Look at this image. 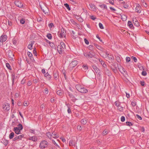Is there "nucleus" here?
Listing matches in <instances>:
<instances>
[{
    "label": "nucleus",
    "mask_w": 149,
    "mask_h": 149,
    "mask_svg": "<svg viewBox=\"0 0 149 149\" xmlns=\"http://www.w3.org/2000/svg\"><path fill=\"white\" fill-rule=\"evenodd\" d=\"M132 58L134 62H137V59L136 57L132 56Z\"/></svg>",
    "instance_id": "nucleus-55"
},
{
    "label": "nucleus",
    "mask_w": 149,
    "mask_h": 149,
    "mask_svg": "<svg viewBox=\"0 0 149 149\" xmlns=\"http://www.w3.org/2000/svg\"><path fill=\"white\" fill-rule=\"evenodd\" d=\"M95 46L97 49H98L99 50H102L103 49L102 47H101L99 45L97 44H95Z\"/></svg>",
    "instance_id": "nucleus-40"
},
{
    "label": "nucleus",
    "mask_w": 149,
    "mask_h": 149,
    "mask_svg": "<svg viewBox=\"0 0 149 149\" xmlns=\"http://www.w3.org/2000/svg\"><path fill=\"white\" fill-rule=\"evenodd\" d=\"M8 57L10 58H13L14 56V55L13 54L12 51L8 50Z\"/></svg>",
    "instance_id": "nucleus-14"
},
{
    "label": "nucleus",
    "mask_w": 149,
    "mask_h": 149,
    "mask_svg": "<svg viewBox=\"0 0 149 149\" xmlns=\"http://www.w3.org/2000/svg\"><path fill=\"white\" fill-rule=\"evenodd\" d=\"M140 84L141 85V86H143L145 85V83L144 81H140Z\"/></svg>",
    "instance_id": "nucleus-56"
},
{
    "label": "nucleus",
    "mask_w": 149,
    "mask_h": 149,
    "mask_svg": "<svg viewBox=\"0 0 149 149\" xmlns=\"http://www.w3.org/2000/svg\"><path fill=\"white\" fill-rule=\"evenodd\" d=\"M60 45H59V46H61L62 48L63 49H64L65 48V43L63 42H60Z\"/></svg>",
    "instance_id": "nucleus-30"
},
{
    "label": "nucleus",
    "mask_w": 149,
    "mask_h": 149,
    "mask_svg": "<svg viewBox=\"0 0 149 149\" xmlns=\"http://www.w3.org/2000/svg\"><path fill=\"white\" fill-rule=\"evenodd\" d=\"M45 76L49 80H50L52 77L51 75H49L48 72L45 74Z\"/></svg>",
    "instance_id": "nucleus-23"
},
{
    "label": "nucleus",
    "mask_w": 149,
    "mask_h": 149,
    "mask_svg": "<svg viewBox=\"0 0 149 149\" xmlns=\"http://www.w3.org/2000/svg\"><path fill=\"white\" fill-rule=\"evenodd\" d=\"M121 19H122L123 21H125L127 18L126 16L125 15H124L123 16H122L121 17Z\"/></svg>",
    "instance_id": "nucleus-45"
},
{
    "label": "nucleus",
    "mask_w": 149,
    "mask_h": 149,
    "mask_svg": "<svg viewBox=\"0 0 149 149\" xmlns=\"http://www.w3.org/2000/svg\"><path fill=\"white\" fill-rule=\"evenodd\" d=\"M82 86L79 84H77L75 85V87L76 89L79 91V92Z\"/></svg>",
    "instance_id": "nucleus-21"
},
{
    "label": "nucleus",
    "mask_w": 149,
    "mask_h": 149,
    "mask_svg": "<svg viewBox=\"0 0 149 149\" xmlns=\"http://www.w3.org/2000/svg\"><path fill=\"white\" fill-rule=\"evenodd\" d=\"M88 92V90H87L82 86L79 92L82 93H87Z\"/></svg>",
    "instance_id": "nucleus-18"
},
{
    "label": "nucleus",
    "mask_w": 149,
    "mask_h": 149,
    "mask_svg": "<svg viewBox=\"0 0 149 149\" xmlns=\"http://www.w3.org/2000/svg\"><path fill=\"white\" fill-rule=\"evenodd\" d=\"M84 56L87 58H92L95 55L94 52L92 51H90L88 53H86L84 54Z\"/></svg>",
    "instance_id": "nucleus-2"
},
{
    "label": "nucleus",
    "mask_w": 149,
    "mask_h": 149,
    "mask_svg": "<svg viewBox=\"0 0 149 149\" xmlns=\"http://www.w3.org/2000/svg\"><path fill=\"white\" fill-rule=\"evenodd\" d=\"M7 36L2 35L0 37V42H5L7 40Z\"/></svg>",
    "instance_id": "nucleus-9"
},
{
    "label": "nucleus",
    "mask_w": 149,
    "mask_h": 149,
    "mask_svg": "<svg viewBox=\"0 0 149 149\" xmlns=\"http://www.w3.org/2000/svg\"><path fill=\"white\" fill-rule=\"evenodd\" d=\"M99 26L100 28L101 29H104L103 25L102 23H99Z\"/></svg>",
    "instance_id": "nucleus-53"
},
{
    "label": "nucleus",
    "mask_w": 149,
    "mask_h": 149,
    "mask_svg": "<svg viewBox=\"0 0 149 149\" xmlns=\"http://www.w3.org/2000/svg\"><path fill=\"white\" fill-rule=\"evenodd\" d=\"M125 118L124 116H122L121 118V120L122 122H123L125 121Z\"/></svg>",
    "instance_id": "nucleus-60"
},
{
    "label": "nucleus",
    "mask_w": 149,
    "mask_h": 149,
    "mask_svg": "<svg viewBox=\"0 0 149 149\" xmlns=\"http://www.w3.org/2000/svg\"><path fill=\"white\" fill-rule=\"evenodd\" d=\"M37 139V138L36 136L30 137L29 138V140H31L35 142L36 141Z\"/></svg>",
    "instance_id": "nucleus-20"
},
{
    "label": "nucleus",
    "mask_w": 149,
    "mask_h": 149,
    "mask_svg": "<svg viewBox=\"0 0 149 149\" xmlns=\"http://www.w3.org/2000/svg\"><path fill=\"white\" fill-rule=\"evenodd\" d=\"M3 143L4 144V145L6 146L8 144V140H6L5 139H4L3 140Z\"/></svg>",
    "instance_id": "nucleus-32"
},
{
    "label": "nucleus",
    "mask_w": 149,
    "mask_h": 149,
    "mask_svg": "<svg viewBox=\"0 0 149 149\" xmlns=\"http://www.w3.org/2000/svg\"><path fill=\"white\" fill-rule=\"evenodd\" d=\"M99 61L104 68L107 67V65L102 59H99Z\"/></svg>",
    "instance_id": "nucleus-24"
},
{
    "label": "nucleus",
    "mask_w": 149,
    "mask_h": 149,
    "mask_svg": "<svg viewBox=\"0 0 149 149\" xmlns=\"http://www.w3.org/2000/svg\"><path fill=\"white\" fill-rule=\"evenodd\" d=\"M126 125L127 126H131L133 124L132 123L130 122H126Z\"/></svg>",
    "instance_id": "nucleus-46"
},
{
    "label": "nucleus",
    "mask_w": 149,
    "mask_h": 149,
    "mask_svg": "<svg viewBox=\"0 0 149 149\" xmlns=\"http://www.w3.org/2000/svg\"><path fill=\"white\" fill-rule=\"evenodd\" d=\"M63 49L61 46L58 45L57 47V50L60 54H61L63 53Z\"/></svg>",
    "instance_id": "nucleus-12"
},
{
    "label": "nucleus",
    "mask_w": 149,
    "mask_h": 149,
    "mask_svg": "<svg viewBox=\"0 0 149 149\" xmlns=\"http://www.w3.org/2000/svg\"><path fill=\"white\" fill-rule=\"evenodd\" d=\"M51 136L53 138L55 139H57L59 137L58 134L56 132H55L54 131L52 133Z\"/></svg>",
    "instance_id": "nucleus-15"
},
{
    "label": "nucleus",
    "mask_w": 149,
    "mask_h": 149,
    "mask_svg": "<svg viewBox=\"0 0 149 149\" xmlns=\"http://www.w3.org/2000/svg\"><path fill=\"white\" fill-rule=\"evenodd\" d=\"M84 41L85 43L87 45H88L89 44V42L86 39V38H85L84 39Z\"/></svg>",
    "instance_id": "nucleus-61"
},
{
    "label": "nucleus",
    "mask_w": 149,
    "mask_h": 149,
    "mask_svg": "<svg viewBox=\"0 0 149 149\" xmlns=\"http://www.w3.org/2000/svg\"><path fill=\"white\" fill-rule=\"evenodd\" d=\"M88 48L91 50L94 49L92 45H90L88 47Z\"/></svg>",
    "instance_id": "nucleus-62"
},
{
    "label": "nucleus",
    "mask_w": 149,
    "mask_h": 149,
    "mask_svg": "<svg viewBox=\"0 0 149 149\" xmlns=\"http://www.w3.org/2000/svg\"><path fill=\"white\" fill-rule=\"evenodd\" d=\"M15 5L17 7L21 8H23V3L21 1L17 0L15 1Z\"/></svg>",
    "instance_id": "nucleus-5"
},
{
    "label": "nucleus",
    "mask_w": 149,
    "mask_h": 149,
    "mask_svg": "<svg viewBox=\"0 0 149 149\" xmlns=\"http://www.w3.org/2000/svg\"><path fill=\"white\" fill-rule=\"evenodd\" d=\"M14 135V133L13 132L11 133L9 135V138L10 139H12L13 138Z\"/></svg>",
    "instance_id": "nucleus-33"
},
{
    "label": "nucleus",
    "mask_w": 149,
    "mask_h": 149,
    "mask_svg": "<svg viewBox=\"0 0 149 149\" xmlns=\"http://www.w3.org/2000/svg\"><path fill=\"white\" fill-rule=\"evenodd\" d=\"M141 8L139 7V4H136V7L135 9V11L138 13H140L141 12Z\"/></svg>",
    "instance_id": "nucleus-16"
},
{
    "label": "nucleus",
    "mask_w": 149,
    "mask_h": 149,
    "mask_svg": "<svg viewBox=\"0 0 149 149\" xmlns=\"http://www.w3.org/2000/svg\"><path fill=\"white\" fill-rule=\"evenodd\" d=\"M21 130L18 129L17 127H15L13 128V131L15 133L18 134H20Z\"/></svg>",
    "instance_id": "nucleus-17"
},
{
    "label": "nucleus",
    "mask_w": 149,
    "mask_h": 149,
    "mask_svg": "<svg viewBox=\"0 0 149 149\" xmlns=\"http://www.w3.org/2000/svg\"><path fill=\"white\" fill-rule=\"evenodd\" d=\"M99 6L101 8H103V9H107V6L105 4H102L100 5Z\"/></svg>",
    "instance_id": "nucleus-27"
},
{
    "label": "nucleus",
    "mask_w": 149,
    "mask_h": 149,
    "mask_svg": "<svg viewBox=\"0 0 149 149\" xmlns=\"http://www.w3.org/2000/svg\"><path fill=\"white\" fill-rule=\"evenodd\" d=\"M141 74L144 76H146L147 74V73L144 71V69H143V71L141 73Z\"/></svg>",
    "instance_id": "nucleus-48"
},
{
    "label": "nucleus",
    "mask_w": 149,
    "mask_h": 149,
    "mask_svg": "<svg viewBox=\"0 0 149 149\" xmlns=\"http://www.w3.org/2000/svg\"><path fill=\"white\" fill-rule=\"evenodd\" d=\"M17 128L19 130H22L23 128V127L22 125L20 123L18 124L17 125Z\"/></svg>",
    "instance_id": "nucleus-34"
},
{
    "label": "nucleus",
    "mask_w": 149,
    "mask_h": 149,
    "mask_svg": "<svg viewBox=\"0 0 149 149\" xmlns=\"http://www.w3.org/2000/svg\"><path fill=\"white\" fill-rule=\"evenodd\" d=\"M64 30L63 29H61V32H58V35L59 37L61 38L63 37V36H65V33L64 32Z\"/></svg>",
    "instance_id": "nucleus-7"
},
{
    "label": "nucleus",
    "mask_w": 149,
    "mask_h": 149,
    "mask_svg": "<svg viewBox=\"0 0 149 149\" xmlns=\"http://www.w3.org/2000/svg\"><path fill=\"white\" fill-rule=\"evenodd\" d=\"M57 94L58 95H61L63 93V91L61 90H59L56 92Z\"/></svg>",
    "instance_id": "nucleus-39"
},
{
    "label": "nucleus",
    "mask_w": 149,
    "mask_h": 149,
    "mask_svg": "<svg viewBox=\"0 0 149 149\" xmlns=\"http://www.w3.org/2000/svg\"><path fill=\"white\" fill-rule=\"evenodd\" d=\"M25 81L26 79L24 78L21 81V84H24L25 83Z\"/></svg>",
    "instance_id": "nucleus-64"
},
{
    "label": "nucleus",
    "mask_w": 149,
    "mask_h": 149,
    "mask_svg": "<svg viewBox=\"0 0 149 149\" xmlns=\"http://www.w3.org/2000/svg\"><path fill=\"white\" fill-rule=\"evenodd\" d=\"M27 55L31 60H32L33 59V58L32 56V54L31 52H28Z\"/></svg>",
    "instance_id": "nucleus-25"
},
{
    "label": "nucleus",
    "mask_w": 149,
    "mask_h": 149,
    "mask_svg": "<svg viewBox=\"0 0 149 149\" xmlns=\"http://www.w3.org/2000/svg\"><path fill=\"white\" fill-rule=\"evenodd\" d=\"M69 145L70 146H75V143L73 140H71L69 141Z\"/></svg>",
    "instance_id": "nucleus-36"
},
{
    "label": "nucleus",
    "mask_w": 149,
    "mask_h": 149,
    "mask_svg": "<svg viewBox=\"0 0 149 149\" xmlns=\"http://www.w3.org/2000/svg\"><path fill=\"white\" fill-rule=\"evenodd\" d=\"M2 106L4 110L8 111L10 109V104L8 103L3 104Z\"/></svg>",
    "instance_id": "nucleus-6"
},
{
    "label": "nucleus",
    "mask_w": 149,
    "mask_h": 149,
    "mask_svg": "<svg viewBox=\"0 0 149 149\" xmlns=\"http://www.w3.org/2000/svg\"><path fill=\"white\" fill-rule=\"evenodd\" d=\"M48 145V142L45 140L42 141L40 143L39 147L42 149L47 148Z\"/></svg>",
    "instance_id": "nucleus-1"
},
{
    "label": "nucleus",
    "mask_w": 149,
    "mask_h": 149,
    "mask_svg": "<svg viewBox=\"0 0 149 149\" xmlns=\"http://www.w3.org/2000/svg\"><path fill=\"white\" fill-rule=\"evenodd\" d=\"M82 68L86 71L88 69V66L87 64H84L82 66Z\"/></svg>",
    "instance_id": "nucleus-29"
},
{
    "label": "nucleus",
    "mask_w": 149,
    "mask_h": 149,
    "mask_svg": "<svg viewBox=\"0 0 149 149\" xmlns=\"http://www.w3.org/2000/svg\"><path fill=\"white\" fill-rule=\"evenodd\" d=\"M53 75L55 79L56 80H57L59 78L58 72L57 71L54 72L53 73Z\"/></svg>",
    "instance_id": "nucleus-11"
},
{
    "label": "nucleus",
    "mask_w": 149,
    "mask_h": 149,
    "mask_svg": "<svg viewBox=\"0 0 149 149\" xmlns=\"http://www.w3.org/2000/svg\"><path fill=\"white\" fill-rule=\"evenodd\" d=\"M136 117L137 118L140 120H141L142 119L141 117L138 114H136Z\"/></svg>",
    "instance_id": "nucleus-52"
},
{
    "label": "nucleus",
    "mask_w": 149,
    "mask_h": 149,
    "mask_svg": "<svg viewBox=\"0 0 149 149\" xmlns=\"http://www.w3.org/2000/svg\"><path fill=\"white\" fill-rule=\"evenodd\" d=\"M118 69L120 72L124 75L126 76L127 74V72L122 67H120L118 68Z\"/></svg>",
    "instance_id": "nucleus-4"
},
{
    "label": "nucleus",
    "mask_w": 149,
    "mask_h": 149,
    "mask_svg": "<svg viewBox=\"0 0 149 149\" xmlns=\"http://www.w3.org/2000/svg\"><path fill=\"white\" fill-rule=\"evenodd\" d=\"M109 132V131L107 129H106L103 131L102 132V134L104 135H105L107 134Z\"/></svg>",
    "instance_id": "nucleus-37"
},
{
    "label": "nucleus",
    "mask_w": 149,
    "mask_h": 149,
    "mask_svg": "<svg viewBox=\"0 0 149 149\" xmlns=\"http://www.w3.org/2000/svg\"><path fill=\"white\" fill-rule=\"evenodd\" d=\"M54 26V25L53 23H51L48 24V26L49 28H52Z\"/></svg>",
    "instance_id": "nucleus-54"
},
{
    "label": "nucleus",
    "mask_w": 149,
    "mask_h": 149,
    "mask_svg": "<svg viewBox=\"0 0 149 149\" xmlns=\"http://www.w3.org/2000/svg\"><path fill=\"white\" fill-rule=\"evenodd\" d=\"M127 25L131 29H133V26L132 22L131 21H128L127 23Z\"/></svg>",
    "instance_id": "nucleus-26"
},
{
    "label": "nucleus",
    "mask_w": 149,
    "mask_h": 149,
    "mask_svg": "<svg viewBox=\"0 0 149 149\" xmlns=\"http://www.w3.org/2000/svg\"><path fill=\"white\" fill-rule=\"evenodd\" d=\"M109 3L112 5L114 4V1L113 0H109Z\"/></svg>",
    "instance_id": "nucleus-59"
},
{
    "label": "nucleus",
    "mask_w": 149,
    "mask_h": 149,
    "mask_svg": "<svg viewBox=\"0 0 149 149\" xmlns=\"http://www.w3.org/2000/svg\"><path fill=\"white\" fill-rule=\"evenodd\" d=\"M81 122L82 124L85 125L87 123V120L86 119H83L81 120Z\"/></svg>",
    "instance_id": "nucleus-35"
},
{
    "label": "nucleus",
    "mask_w": 149,
    "mask_h": 149,
    "mask_svg": "<svg viewBox=\"0 0 149 149\" xmlns=\"http://www.w3.org/2000/svg\"><path fill=\"white\" fill-rule=\"evenodd\" d=\"M33 53L34 54V55L37 56V52L36 51V48H34L33 50Z\"/></svg>",
    "instance_id": "nucleus-47"
},
{
    "label": "nucleus",
    "mask_w": 149,
    "mask_h": 149,
    "mask_svg": "<svg viewBox=\"0 0 149 149\" xmlns=\"http://www.w3.org/2000/svg\"><path fill=\"white\" fill-rule=\"evenodd\" d=\"M118 109L120 111H122L123 109V107L120 106L118 107Z\"/></svg>",
    "instance_id": "nucleus-50"
},
{
    "label": "nucleus",
    "mask_w": 149,
    "mask_h": 149,
    "mask_svg": "<svg viewBox=\"0 0 149 149\" xmlns=\"http://www.w3.org/2000/svg\"><path fill=\"white\" fill-rule=\"evenodd\" d=\"M53 143H54V145L58 147V148H60V146L56 143L55 141L54 140H52Z\"/></svg>",
    "instance_id": "nucleus-57"
},
{
    "label": "nucleus",
    "mask_w": 149,
    "mask_h": 149,
    "mask_svg": "<svg viewBox=\"0 0 149 149\" xmlns=\"http://www.w3.org/2000/svg\"><path fill=\"white\" fill-rule=\"evenodd\" d=\"M130 58L129 57H127L126 58V62H129L130 61Z\"/></svg>",
    "instance_id": "nucleus-58"
},
{
    "label": "nucleus",
    "mask_w": 149,
    "mask_h": 149,
    "mask_svg": "<svg viewBox=\"0 0 149 149\" xmlns=\"http://www.w3.org/2000/svg\"><path fill=\"white\" fill-rule=\"evenodd\" d=\"M82 86L79 84H77L75 85V87L76 89L79 91V92Z\"/></svg>",
    "instance_id": "nucleus-22"
},
{
    "label": "nucleus",
    "mask_w": 149,
    "mask_h": 149,
    "mask_svg": "<svg viewBox=\"0 0 149 149\" xmlns=\"http://www.w3.org/2000/svg\"><path fill=\"white\" fill-rule=\"evenodd\" d=\"M67 93L68 95L70 98H74V96L69 91H67Z\"/></svg>",
    "instance_id": "nucleus-28"
},
{
    "label": "nucleus",
    "mask_w": 149,
    "mask_h": 149,
    "mask_svg": "<svg viewBox=\"0 0 149 149\" xmlns=\"http://www.w3.org/2000/svg\"><path fill=\"white\" fill-rule=\"evenodd\" d=\"M46 135L50 139H51V133L49 132H48L46 133Z\"/></svg>",
    "instance_id": "nucleus-38"
},
{
    "label": "nucleus",
    "mask_w": 149,
    "mask_h": 149,
    "mask_svg": "<svg viewBox=\"0 0 149 149\" xmlns=\"http://www.w3.org/2000/svg\"><path fill=\"white\" fill-rule=\"evenodd\" d=\"M47 37L49 39H51L52 38V36L51 34L48 33L47 34Z\"/></svg>",
    "instance_id": "nucleus-42"
},
{
    "label": "nucleus",
    "mask_w": 149,
    "mask_h": 149,
    "mask_svg": "<svg viewBox=\"0 0 149 149\" xmlns=\"http://www.w3.org/2000/svg\"><path fill=\"white\" fill-rule=\"evenodd\" d=\"M78 64V61L76 60H74L72 61L70 65L72 67H74L76 66Z\"/></svg>",
    "instance_id": "nucleus-13"
},
{
    "label": "nucleus",
    "mask_w": 149,
    "mask_h": 149,
    "mask_svg": "<svg viewBox=\"0 0 149 149\" xmlns=\"http://www.w3.org/2000/svg\"><path fill=\"white\" fill-rule=\"evenodd\" d=\"M20 22L22 24H24L25 22V19L23 18L22 19L20 20Z\"/></svg>",
    "instance_id": "nucleus-51"
},
{
    "label": "nucleus",
    "mask_w": 149,
    "mask_h": 149,
    "mask_svg": "<svg viewBox=\"0 0 149 149\" xmlns=\"http://www.w3.org/2000/svg\"><path fill=\"white\" fill-rule=\"evenodd\" d=\"M104 71L105 73L108 76H110L111 75V73L110 71L107 67L104 68Z\"/></svg>",
    "instance_id": "nucleus-10"
},
{
    "label": "nucleus",
    "mask_w": 149,
    "mask_h": 149,
    "mask_svg": "<svg viewBox=\"0 0 149 149\" xmlns=\"http://www.w3.org/2000/svg\"><path fill=\"white\" fill-rule=\"evenodd\" d=\"M6 67L9 70H12L11 68V66H10L9 64L8 63H6Z\"/></svg>",
    "instance_id": "nucleus-44"
},
{
    "label": "nucleus",
    "mask_w": 149,
    "mask_h": 149,
    "mask_svg": "<svg viewBox=\"0 0 149 149\" xmlns=\"http://www.w3.org/2000/svg\"><path fill=\"white\" fill-rule=\"evenodd\" d=\"M64 5L67 8L68 10H70V8L69 7V5L68 3H65Z\"/></svg>",
    "instance_id": "nucleus-41"
},
{
    "label": "nucleus",
    "mask_w": 149,
    "mask_h": 149,
    "mask_svg": "<svg viewBox=\"0 0 149 149\" xmlns=\"http://www.w3.org/2000/svg\"><path fill=\"white\" fill-rule=\"evenodd\" d=\"M89 9L93 11H96L97 10V7L94 5L92 3H90L89 5Z\"/></svg>",
    "instance_id": "nucleus-3"
},
{
    "label": "nucleus",
    "mask_w": 149,
    "mask_h": 149,
    "mask_svg": "<svg viewBox=\"0 0 149 149\" xmlns=\"http://www.w3.org/2000/svg\"><path fill=\"white\" fill-rule=\"evenodd\" d=\"M115 104L116 106L118 107L120 106V103L119 102L117 101L115 102Z\"/></svg>",
    "instance_id": "nucleus-49"
},
{
    "label": "nucleus",
    "mask_w": 149,
    "mask_h": 149,
    "mask_svg": "<svg viewBox=\"0 0 149 149\" xmlns=\"http://www.w3.org/2000/svg\"><path fill=\"white\" fill-rule=\"evenodd\" d=\"M133 22L134 25H135L136 26L138 27L139 26V23L137 20H136L134 21V20H133Z\"/></svg>",
    "instance_id": "nucleus-31"
},
{
    "label": "nucleus",
    "mask_w": 149,
    "mask_h": 149,
    "mask_svg": "<svg viewBox=\"0 0 149 149\" xmlns=\"http://www.w3.org/2000/svg\"><path fill=\"white\" fill-rule=\"evenodd\" d=\"M93 68L92 70L94 72L95 71L97 73L99 74L100 70L96 66L94 65H92Z\"/></svg>",
    "instance_id": "nucleus-8"
},
{
    "label": "nucleus",
    "mask_w": 149,
    "mask_h": 149,
    "mask_svg": "<svg viewBox=\"0 0 149 149\" xmlns=\"http://www.w3.org/2000/svg\"><path fill=\"white\" fill-rule=\"evenodd\" d=\"M44 6H43V8H45V10H44V9H43L42 11L45 14L48 13L49 10L45 6L43 5Z\"/></svg>",
    "instance_id": "nucleus-19"
},
{
    "label": "nucleus",
    "mask_w": 149,
    "mask_h": 149,
    "mask_svg": "<svg viewBox=\"0 0 149 149\" xmlns=\"http://www.w3.org/2000/svg\"><path fill=\"white\" fill-rule=\"evenodd\" d=\"M116 59L117 61L119 63H120V62H121V61L120 60V58L119 56H117L116 57Z\"/></svg>",
    "instance_id": "nucleus-43"
},
{
    "label": "nucleus",
    "mask_w": 149,
    "mask_h": 149,
    "mask_svg": "<svg viewBox=\"0 0 149 149\" xmlns=\"http://www.w3.org/2000/svg\"><path fill=\"white\" fill-rule=\"evenodd\" d=\"M28 48L30 49H33V46L31 45L30 44H29L28 46Z\"/></svg>",
    "instance_id": "nucleus-63"
}]
</instances>
